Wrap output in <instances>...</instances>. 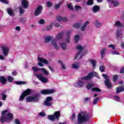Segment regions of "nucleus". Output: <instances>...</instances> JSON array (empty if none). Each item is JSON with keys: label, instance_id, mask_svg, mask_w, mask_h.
Returning <instances> with one entry per match:
<instances>
[{"label": "nucleus", "instance_id": "2f4dec72", "mask_svg": "<svg viewBox=\"0 0 124 124\" xmlns=\"http://www.w3.org/2000/svg\"><path fill=\"white\" fill-rule=\"evenodd\" d=\"M52 40V37H51L50 36H47L46 38L45 39V43H49V42H50V41H51Z\"/></svg>", "mask_w": 124, "mask_h": 124}, {"label": "nucleus", "instance_id": "2eb2a0df", "mask_svg": "<svg viewBox=\"0 0 124 124\" xmlns=\"http://www.w3.org/2000/svg\"><path fill=\"white\" fill-rule=\"evenodd\" d=\"M21 4L24 9H28L29 8V2L27 0H22L21 1Z\"/></svg>", "mask_w": 124, "mask_h": 124}, {"label": "nucleus", "instance_id": "dca6fc26", "mask_svg": "<svg viewBox=\"0 0 124 124\" xmlns=\"http://www.w3.org/2000/svg\"><path fill=\"white\" fill-rule=\"evenodd\" d=\"M66 34L67 37H66L65 40L67 43H69V41H70V35L71 34V31H66Z\"/></svg>", "mask_w": 124, "mask_h": 124}, {"label": "nucleus", "instance_id": "69168bd1", "mask_svg": "<svg viewBox=\"0 0 124 124\" xmlns=\"http://www.w3.org/2000/svg\"><path fill=\"white\" fill-rule=\"evenodd\" d=\"M75 117H76L75 113H73L71 116V120H74V119H75Z\"/></svg>", "mask_w": 124, "mask_h": 124}, {"label": "nucleus", "instance_id": "423d86ee", "mask_svg": "<svg viewBox=\"0 0 124 124\" xmlns=\"http://www.w3.org/2000/svg\"><path fill=\"white\" fill-rule=\"evenodd\" d=\"M93 78V72H91L88 73L87 76L80 78V80L81 81H88V80H91Z\"/></svg>", "mask_w": 124, "mask_h": 124}, {"label": "nucleus", "instance_id": "c03bdc74", "mask_svg": "<svg viewBox=\"0 0 124 124\" xmlns=\"http://www.w3.org/2000/svg\"><path fill=\"white\" fill-rule=\"evenodd\" d=\"M52 28H53V25L52 24H51L50 25H48L46 27V30L50 31V30H52Z\"/></svg>", "mask_w": 124, "mask_h": 124}, {"label": "nucleus", "instance_id": "a211bd4d", "mask_svg": "<svg viewBox=\"0 0 124 124\" xmlns=\"http://www.w3.org/2000/svg\"><path fill=\"white\" fill-rule=\"evenodd\" d=\"M57 18V21H58V22H60V21H64L65 22H66V21H67V18L65 17H62L61 16H56Z\"/></svg>", "mask_w": 124, "mask_h": 124}, {"label": "nucleus", "instance_id": "5fc2aeb1", "mask_svg": "<svg viewBox=\"0 0 124 124\" xmlns=\"http://www.w3.org/2000/svg\"><path fill=\"white\" fill-rule=\"evenodd\" d=\"M0 1L3 2V3H4L5 4H9V2L7 0H0Z\"/></svg>", "mask_w": 124, "mask_h": 124}, {"label": "nucleus", "instance_id": "f03ea898", "mask_svg": "<svg viewBox=\"0 0 124 124\" xmlns=\"http://www.w3.org/2000/svg\"><path fill=\"white\" fill-rule=\"evenodd\" d=\"M90 118H91V115L90 114L86 113L84 115H82L81 113H79L78 114V123L76 124H81L85 122H89L90 121Z\"/></svg>", "mask_w": 124, "mask_h": 124}, {"label": "nucleus", "instance_id": "b1692460", "mask_svg": "<svg viewBox=\"0 0 124 124\" xmlns=\"http://www.w3.org/2000/svg\"><path fill=\"white\" fill-rule=\"evenodd\" d=\"M60 47L62 50H66V48H67V44L64 42L61 43H60Z\"/></svg>", "mask_w": 124, "mask_h": 124}, {"label": "nucleus", "instance_id": "9b49d317", "mask_svg": "<svg viewBox=\"0 0 124 124\" xmlns=\"http://www.w3.org/2000/svg\"><path fill=\"white\" fill-rule=\"evenodd\" d=\"M76 49L77 50H79V51L77 52V54L75 56L74 60H77V58H78V56H79V55H80L81 53H82V50L85 49V47H83L80 45H78L77 46Z\"/></svg>", "mask_w": 124, "mask_h": 124}, {"label": "nucleus", "instance_id": "3c124183", "mask_svg": "<svg viewBox=\"0 0 124 124\" xmlns=\"http://www.w3.org/2000/svg\"><path fill=\"white\" fill-rule=\"evenodd\" d=\"M39 115L41 117H45V116H46V113L42 111V112L39 113Z\"/></svg>", "mask_w": 124, "mask_h": 124}, {"label": "nucleus", "instance_id": "1a4fd4ad", "mask_svg": "<svg viewBox=\"0 0 124 124\" xmlns=\"http://www.w3.org/2000/svg\"><path fill=\"white\" fill-rule=\"evenodd\" d=\"M53 101V97L51 96L46 97V100L44 102V105L46 106H51L52 102L51 101Z\"/></svg>", "mask_w": 124, "mask_h": 124}, {"label": "nucleus", "instance_id": "393cba45", "mask_svg": "<svg viewBox=\"0 0 124 124\" xmlns=\"http://www.w3.org/2000/svg\"><path fill=\"white\" fill-rule=\"evenodd\" d=\"M64 33V32L63 31H62L60 33L56 35L57 39H61V38H62V36H63Z\"/></svg>", "mask_w": 124, "mask_h": 124}, {"label": "nucleus", "instance_id": "5701e85b", "mask_svg": "<svg viewBox=\"0 0 124 124\" xmlns=\"http://www.w3.org/2000/svg\"><path fill=\"white\" fill-rule=\"evenodd\" d=\"M122 92H124V86L118 87L116 89V93H120Z\"/></svg>", "mask_w": 124, "mask_h": 124}, {"label": "nucleus", "instance_id": "0eeeda50", "mask_svg": "<svg viewBox=\"0 0 124 124\" xmlns=\"http://www.w3.org/2000/svg\"><path fill=\"white\" fill-rule=\"evenodd\" d=\"M56 93V90L55 89H46L43 90L41 91V94H52V93Z\"/></svg>", "mask_w": 124, "mask_h": 124}, {"label": "nucleus", "instance_id": "13d9d810", "mask_svg": "<svg viewBox=\"0 0 124 124\" xmlns=\"http://www.w3.org/2000/svg\"><path fill=\"white\" fill-rule=\"evenodd\" d=\"M116 38H120V31L119 30H117V32H116Z\"/></svg>", "mask_w": 124, "mask_h": 124}, {"label": "nucleus", "instance_id": "a19ab883", "mask_svg": "<svg viewBox=\"0 0 124 124\" xmlns=\"http://www.w3.org/2000/svg\"><path fill=\"white\" fill-rule=\"evenodd\" d=\"M1 96H2V100H6V98L7 97V96L6 94L1 93Z\"/></svg>", "mask_w": 124, "mask_h": 124}, {"label": "nucleus", "instance_id": "473e14b6", "mask_svg": "<svg viewBox=\"0 0 124 124\" xmlns=\"http://www.w3.org/2000/svg\"><path fill=\"white\" fill-rule=\"evenodd\" d=\"M15 84L16 85H23L24 84H27V82L26 81H15Z\"/></svg>", "mask_w": 124, "mask_h": 124}, {"label": "nucleus", "instance_id": "de8ad7c7", "mask_svg": "<svg viewBox=\"0 0 124 124\" xmlns=\"http://www.w3.org/2000/svg\"><path fill=\"white\" fill-rule=\"evenodd\" d=\"M72 67L74 69H78V68H79V65L76 64H73L72 65Z\"/></svg>", "mask_w": 124, "mask_h": 124}, {"label": "nucleus", "instance_id": "6ab92c4d", "mask_svg": "<svg viewBox=\"0 0 124 124\" xmlns=\"http://www.w3.org/2000/svg\"><path fill=\"white\" fill-rule=\"evenodd\" d=\"M89 24H90V22H89V21H86L84 23L83 26L81 27V31H86V28H87V26H88V25H89Z\"/></svg>", "mask_w": 124, "mask_h": 124}, {"label": "nucleus", "instance_id": "4d7b16f0", "mask_svg": "<svg viewBox=\"0 0 124 124\" xmlns=\"http://www.w3.org/2000/svg\"><path fill=\"white\" fill-rule=\"evenodd\" d=\"M102 76L105 78V79H106V80L107 79H110V78L106 74H103Z\"/></svg>", "mask_w": 124, "mask_h": 124}, {"label": "nucleus", "instance_id": "58836bf2", "mask_svg": "<svg viewBox=\"0 0 124 124\" xmlns=\"http://www.w3.org/2000/svg\"><path fill=\"white\" fill-rule=\"evenodd\" d=\"M93 87H94V85L93 84H89L86 86V88L88 89V90H90V89H92Z\"/></svg>", "mask_w": 124, "mask_h": 124}, {"label": "nucleus", "instance_id": "c85d7f7f", "mask_svg": "<svg viewBox=\"0 0 124 124\" xmlns=\"http://www.w3.org/2000/svg\"><path fill=\"white\" fill-rule=\"evenodd\" d=\"M91 90L92 92H96L97 93H100V92H101V89H99L98 87H93Z\"/></svg>", "mask_w": 124, "mask_h": 124}, {"label": "nucleus", "instance_id": "412c9836", "mask_svg": "<svg viewBox=\"0 0 124 124\" xmlns=\"http://www.w3.org/2000/svg\"><path fill=\"white\" fill-rule=\"evenodd\" d=\"M51 44L52 46H54L55 49L56 50H59V46H58V44H57V42L55 40H52L51 41Z\"/></svg>", "mask_w": 124, "mask_h": 124}, {"label": "nucleus", "instance_id": "f257e3e1", "mask_svg": "<svg viewBox=\"0 0 124 124\" xmlns=\"http://www.w3.org/2000/svg\"><path fill=\"white\" fill-rule=\"evenodd\" d=\"M8 112V110H3L1 113V118H0V122L3 124V123H5L6 122H10V121H12L13 119H14V115L11 112H9L6 114Z\"/></svg>", "mask_w": 124, "mask_h": 124}, {"label": "nucleus", "instance_id": "0e129e2a", "mask_svg": "<svg viewBox=\"0 0 124 124\" xmlns=\"http://www.w3.org/2000/svg\"><path fill=\"white\" fill-rule=\"evenodd\" d=\"M45 21L44 19H40L39 23L41 24V25H43V24H45Z\"/></svg>", "mask_w": 124, "mask_h": 124}, {"label": "nucleus", "instance_id": "37998d69", "mask_svg": "<svg viewBox=\"0 0 124 124\" xmlns=\"http://www.w3.org/2000/svg\"><path fill=\"white\" fill-rule=\"evenodd\" d=\"M119 78V76L118 75H115L113 76V82H117V80H118Z\"/></svg>", "mask_w": 124, "mask_h": 124}, {"label": "nucleus", "instance_id": "864d4df0", "mask_svg": "<svg viewBox=\"0 0 124 124\" xmlns=\"http://www.w3.org/2000/svg\"><path fill=\"white\" fill-rule=\"evenodd\" d=\"M75 8L77 11H79V9H81L82 8L80 6L76 5L75 6Z\"/></svg>", "mask_w": 124, "mask_h": 124}, {"label": "nucleus", "instance_id": "338daca9", "mask_svg": "<svg viewBox=\"0 0 124 124\" xmlns=\"http://www.w3.org/2000/svg\"><path fill=\"white\" fill-rule=\"evenodd\" d=\"M112 55H119V53L115 51H112Z\"/></svg>", "mask_w": 124, "mask_h": 124}, {"label": "nucleus", "instance_id": "a18cd8bd", "mask_svg": "<svg viewBox=\"0 0 124 124\" xmlns=\"http://www.w3.org/2000/svg\"><path fill=\"white\" fill-rule=\"evenodd\" d=\"M115 25H116L117 27H122V23L120 21H116Z\"/></svg>", "mask_w": 124, "mask_h": 124}, {"label": "nucleus", "instance_id": "ea45409f", "mask_svg": "<svg viewBox=\"0 0 124 124\" xmlns=\"http://www.w3.org/2000/svg\"><path fill=\"white\" fill-rule=\"evenodd\" d=\"M79 35H76L75 36V41L76 43H78V42L79 41Z\"/></svg>", "mask_w": 124, "mask_h": 124}, {"label": "nucleus", "instance_id": "a878e982", "mask_svg": "<svg viewBox=\"0 0 124 124\" xmlns=\"http://www.w3.org/2000/svg\"><path fill=\"white\" fill-rule=\"evenodd\" d=\"M94 24L97 28H100L102 26V23H99L97 20L94 21Z\"/></svg>", "mask_w": 124, "mask_h": 124}, {"label": "nucleus", "instance_id": "6e6552de", "mask_svg": "<svg viewBox=\"0 0 124 124\" xmlns=\"http://www.w3.org/2000/svg\"><path fill=\"white\" fill-rule=\"evenodd\" d=\"M42 10H43V7L41 5H39L36 8V10H35V12L34 13V16H39L40 14H41V13L42 12Z\"/></svg>", "mask_w": 124, "mask_h": 124}, {"label": "nucleus", "instance_id": "49530a36", "mask_svg": "<svg viewBox=\"0 0 124 124\" xmlns=\"http://www.w3.org/2000/svg\"><path fill=\"white\" fill-rule=\"evenodd\" d=\"M99 100V97H97L95 98V99L93 101V104L95 105V104H96V103H97V101H98Z\"/></svg>", "mask_w": 124, "mask_h": 124}, {"label": "nucleus", "instance_id": "cd10ccee", "mask_svg": "<svg viewBox=\"0 0 124 124\" xmlns=\"http://www.w3.org/2000/svg\"><path fill=\"white\" fill-rule=\"evenodd\" d=\"M100 9V7L97 5H95L93 7V12H98V11Z\"/></svg>", "mask_w": 124, "mask_h": 124}, {"label": "nucleus", "instance_id": "39448f33", "mask_svg": "<svg viewBox=\"0 0 124 124\" xmlns=\"http://www.w3.org/2000/svg\"><path fill=\"white\" fill-rule=\"evenodd\" d=\"M39 95L35 94L33 96H29L26 98L27 102H38L39 101Z\"/></svg>", "mask_w": 124, "mask_h": 124}, {"label": "nucleus", "instance_id": "f704fd0d", "mask_svg": "<svg viewBox=\"0 0 124 124\" xmlns=\"http://www.w3.org/2000/svg\"><path fill=\"white\" fill-rule=\"evenodd\" d=\"M41 71H42L45 75H49V73L48 72V71L46 70V69L41 68Z\"/></svg>", "mask_w": 124, "mask_h": 124}, {"label": "nucleus", "instance_id": "052dcab7", "mask_svg": "<svg viewBox=\"0 0 124 124\" xmlns=\"http://www.w3.org/2000/svg\"><path fill=\"white\" fill-rule=\"evenodd\" d=\"M53 25H54V26H55L56 28H59V27H60V26H61V25H60L59 23H55V22L53 23Z\"/></svg>", "mask_w": 124, "mask_h": 124}, {"label": "nucleus", "instance_id": "79ce46f5", "mask_svg": "<svg viewBox=\"0 0 124 124\" xmlns=\"http://www.w3.org/2000/svg\"><path fill=\"white\" fill-rule=\"evenodd\" d=\"M72 4H68L67 5V7H68V9H70V10H73L74 9V7H73V6H72V5H71Z\"/></svg>", "mask_w": 124, "mask_h": 124}, {"label": "nucleus", "instance_id": "4468645a", "mask_svg": "<svg viewBox=\"0 0 124 124\" xmlns=\"http://www.w3.org/2000/svg\"><path fill=\"white\" fill-rule=\"evenodd\" d=\"M105 85L108 89H111L112 88V83H111V81H110V79L107 78L104 81Z\"/></svg>", "mask_w": 124, "mask_h": 124}, {"label": "nucleus", "instance_id": "e2e57ef3", "mask_svg": "<svg viewBox=\"0 0 124 124\" xmlns=\"http://www.w3.org/2000/svg\"><path fill=\"white\" fill-rule=\"evenodd\" d=\"M119 73H120L121 74H123L124 73V67H122V68L121 69V70H120Z\"/></svg>", "mask_w": 124, "mask_h": 124}, {"label": "nucleus", "instance_id": "7c9ffc66", "mask_svg": "<svg viewBox=\"0 0 124 124\" xmlns=\"http://www.w3.org/2000/svg\"><path fill=\"white\" fill-rule=\"evenodd\" d=\"M111 3H113V6L117 7L120 5V2L118 1H111Z\"/></svg>", "mask_w": 124, "mask_h": 124}, {"label": "nucleus", "instance_id": "4c0bfd02", "mask_svg": "<svg viewBox=\"0 0 124 124\" xmlns=\"http://www.w3.org/2000/svg\"><path fill=\"white\" fill-rule=\"evenodd\" d=\"M19 9L20 14H24L25 11L24 10V9L23 8V7L22 6H19Z\"/></svg>", "mask_w": 124, "mask_h": 124}, {"label": "nucleus", "instance_id": "680f3d73", "mask_svg": "<svg viewBox=\"0 0 124 124\" xmlns=\"http://www.w3.org/2000/svg\"><path fill=\"white\" fill-rule=\"evenodd\" d=\"M42 62H43V63H46V64H49V62H48V61L45 59H43Z\"/></svg>", "mask_w": 124, "mask_h": 124}, {"label": "nucleus", "instance_id": "9d476101", "mask_svg": "<svg viewBox=\"0 0 124 124\" xmlns=\"http://www.w3.org/2000/svg\"><path fill=\"white\" fill-rule=\"evenodd\" d=\"M36 77L39 80H40V81H41L42 83H47V82H48V78H44L42 74H36Z\"/></svg>", "mask_w": 124, "mask_h": 124}, {"label": "nucleus", "instance_id": "09e8293b", "mask_svg": "<svg viewBox=\"0 0 124 124\" xmlns=\"http://www.w3.org/2000/svg\"><path fill=\"white\" fill-rule=\"evenodd\" d=\"M25 96L23 93L21 95V96L19 97V100L20 101H23L24 100V99L25 98Z\"/></svg>", "mask_w": 124, "mask_h": 124}, {"label": "nucleus", "instance_id": "20e7f679", "mask_svg": "<svg viewBox=\"0 0 124 124\" xmlns=\"http://www.w3.org/2000/svg\"><path fill=\"white\" fill-rule=\"evenodd\" d=\"M60 117H61V111H57L54 112V115H48L47 117L50 121H55V120L59 121Z\"/></svg>", "mask_w": 124, "mask_h": 124}, {"label": "nucleus", "instance_id": "8fccbe9b", "mask_svg": "<svg viewBox=\"0 0 124 124\" xmlns=\"http://www.w3.org/2000/svg\"><path fill=\"white\" fill-rule=\"evenodd\" d=\"M14 123L15 124H21V122H20V121L18 119H15Z\"/></svg>", "mask_w": 124, "mask_h": 124}, {"label": "nucleus", "instance_id": "603ef678", "mask_svg": "<svg viewBox=\"0 0 124 124\" xmlns=\"http://www.w3.org/2000/svg\"><path fill=\"white\" fill-rule=\"evenodd\" d=\"M61 5H62V3H61L57 4L56 5H55V9H58L60 8V7H61Z\"/></svg>", "mask_w": 124, "mask_h": 124}, {"label": "nucleus", "instance_id": "4be33fe9", "mask_svg": "<svg viewBox=\"0 0 124 124\" xmlns=\"http://www.w3.org/2000/svg\"><path fill=\"white\" fill-rule=\"evenodd\" d=\"M107 49L106 47H103L102 49L100 50V54H101V58H103L104 57H105V51H106Z\"/></svg>", "mask_w": 124, "mask_h": 124}, {"label": "nucleus", "instance_id": "ddd939ff", "mask_svg": "<svg viewBox=\"0 0 124 124\" xmlns=\"http://www.w3.org/2000/svg\"><path fill=\"white\" fill-rule=\"evenodd\" d=\"M1 49H2L3 55L5 57L9 54V47H6L5 46H1Z\"/></svg>", "mask_w": 124, "mask_h": 124}, {"label": "nucleus", "instance_id": "774afa93", "mask_svg": "<svg viewBox=\"0 0 124 124\" xmlns=\"http://www.w3.org/2000/svg\"><path fill=\"white\" fill-rule=\"evenodd\" d=\"M38 61H39V62H42L43 61V59H42L41 57H38Z\"/></svg>", "mask_w": 124, "mask_h": 124}, {"label": "nucleus", "instance_id": "c9c22d12", "mask_svg": "<svg viewBox=\"0 0 124 124\" xmlns=\"http://www.w3.org/2000/svg\"><path fill=\"white\" fill-rule=\"evenodd\" d=\"M90 62L93 64V67H95V66L96 65V62L95 61V60H91Z\"/></svg>", "mask_w": 124, "mask_h": 124}, {"label": "nucleus", "instance_id": "f3484780", "mask_svg": "<svg viewBox=\"0 0 124 124\" xmlns=\"http://www.w3.org/2000/svg\"><path fill=\"white\" fill-rule=\"evenodd\" d=\"M7 12L8 14L11 17H14L15 16V14L14 13V11L11 8L7 9Z\"/></svg>", "mask_w": 124, "mask_h": 124}, {"label": "nucleus", "instance_id": "f8f14e48", "mask_svg": "<svg viewBox=\"0 0 124 124\" xmlns=\"http://www.w3.org/2000/svg\"><path fill=\"white\" fill-rule=\"evenodd\" d=\"M74 85L77 88H83L85 87V82L78 80L77 83L74 84Z\"/></svg>", "mask_w": 124, "mask_h": 124}, {"label": "nucleus", "instance_id": "e433bc0d", "mask_svg": "<svg viewBox=\"0 0 124 124\" xmlns=\"http://www.w3.org/2000/svg\"><path fill=\"white\" fill-rule=\"evenodd\" d=\"M99 70L101 72H104L105 71V68L103 65H100L99 67Z\"/></svg>", "mask_w": 124, "mask_h": 124}, {"label": "nucleus", "instance_id": "c756f323", "mask_svg": "<svg viewBox=\"0 0 124 124\" xmlns=\"http://www.w3.org/2000/svg\"><path fill=\"white\" fill-rule=\"evenodd\" d=\"M73 27L75 29H79V28H81V23H75L73 25Z\"/></svg>", "mask_w": 124, "mask_h": 124}, {"label": "nucleus", "instance_id": "6e6d98bb", "mask_svg": "<svg viewBox=\"0 0 124 124\" xmlns=\"http://www.w3.org/2000/svg\"><path fill=\"white\" fill-rule=\"evenodd\" d=\"M93 76H94V77H96V78H98V79L100 78V77H99V76H98V73L95 72H93Z\"/></svg>", "mask_w": 124, "mask_h": 124}, {"label": "nucleus", "instance_id": "7ed1b4c3", "mask_svg": "<svg viewBox=\"0 0 124 124\" xmlns=\"http://www.w3.org/2000/svg\"><path fill=\"white\" fill-rule=\"evenodd\" d=\"M7 80L9 83H12L13 81H14V78H12V77L8 76L7 79L5 78V77L2 76L0 77V82L1 83L2 85H5L7 84Z\"/></svg>", "mask_w": 124, "mask_h": 124}, {"label": "nucleus", "instance_id": "72a5a7b5", "mask_svg": "<svg viewBox=\"0 0 124 124\" xmlns=\"http://www.w3.org/2000/svg\"><path fill=\"white\" fill-rule=\"evenodd\" d=\"M86 4L87 5H93V0H88L86 2Z\"/></svg>", "mask_w": 124, "mask_h": 124}, {"label": "nucleus", "instance_id": "bb28decb", "mask_svg": "<svg viewBox=\"0 0 124 124\" xmlns=\"http://www.w3.org/2000/svg\"><path fill=\"white\" fill-rule=\"evenodd\" d=\"M32 70L35 73H36L38 71H41V68H38L36 66L32 67Z\"/></svg>", "mask_w": 124, "mask_h": 124}, {"label": "nucleus", "instance_id": "aec40b11", "mask_svg": "<svg viewBox=\"0 0 124 124\" xmlns=\"http://www.w3.org/2000/svg\"><path fill=\"white\" fill-rule=\"evenodd\" d=\"M31 93V89H27L24 92L22 93L25 96H27L28 95H30Z\"/></svg>", "mask_w": 124, "mask_h": 124}, {"label": "nucleus", "instance_id": "bf43d9fd", "mask_svg": "<svg viewBox=\"0 0 124 124\" xmlns=\"http://www.w3.org/2000/svg\"><path fill=\"white\" fill-rule=\"evenodd\" d=\"M46 4H47V7H51L52 5V2L50 1L47 2Z\"/></svg>", "mask_w": 124, "mask_h": 124}]
</instances>
